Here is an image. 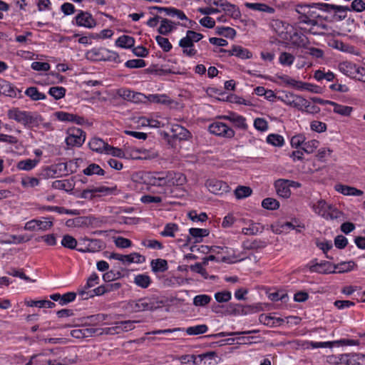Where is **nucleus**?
I'll list each match as a JSON object with an SVG mask.
<instances>
[{
  "mask_svg": "<svg viewBox=\"0 0 365 365\" xmlns=\"http://www.w3.org/2000/svg\"><path fill=\"white\" fill-rule=\"evenodd\" d=\"M61 245L66 248L73 250L76 248L77 241L71 235H66L63 237Z\"/></svg>",
  "mask_w": 365,
  "mask_h": 365,
  "instance_id": "55",
  "label": "nucleus"
},
{
  "mask_svg": "<svg viewBox=\"0 0 365 365\" xmlns=\"http://www.w3.org/2000/svg\"><path fill=\"white\" fill-rule=\"evenodd\" d=\"M72 24L80 27H85L87 29L94 28L97 23L96 19L93 17L91 14L88 11H79L78 14L72 21Z\"/></svg>",
  "mask_w": 365,
  "mask_h": 365,
  "instance_id": "6",
  "label": "nucleus"
},
{
  "mask_svg": "<svg viewBox=\"0 0 365 365\" xmlns=\"http://www.w3.org/2000/svg\"><path fill=\"white\" fill-rule=\"evenodd\" d=\"M277 98L286 105L295 108L299 110L302 108V106H303L302 103H305V98L302 96L290 92H284Z\"/></svg>",
  "mask_w": 365,
  "mask_h": 365,
  "instance_id": "8",
  "label": "nucleus"
},
{
  "mask_svg": "<svg viewBox=\"0 0 365 365\" xmlns=\"http://www.w3.org/2000/svg\"><path fill=\"white\" fill-rule=\"evenodd\" d=\"M52 187L54 189L69 191L72 190L73 185L68 180H57L53 182Z\"/></svg>",
  "mask_w": 365,
  "mask_h": 365,
  "instance_id": "52",
  "label": "nucleus"
},
{
  "mask_svg": "<svg viewBox=\"0 0 365 365\" xmlns=\"http://www.w3.org/2000/svg\"><path fill=\"white\" fill-rule=\"evenodd\" d=\"M260 323L269 327H278L284 322V319L278 317H273L269 315L261 314L259 317Z\"/></svg>",
  "mask_w": 365,
  "mask_h": 365,
  "instance_id": "25",
  "label": "nucleus"
},
{
  "mask_svg": "<svg viewBox=\"0 0 365 365\" xmlns=\"http://www.w3.org/2000/svg\"><path fill=\"white\" fill-rule=\"evenodd\" d=\"M110 258L128 264L133 262L141 263L145 261V257L137 252H133L127 255H123L118 253H111Z\"/></svg>",
  "mask_w": 365,
  "mask_h": 365,
  "instance_id": "12",
  "label": "nucleus"
},
{
  "mask_svg": "<svg viewBox=\"0 0 365 365\" xmlns=\"http://www.w3.org/2000/svg\"><path fill=\"white\" fill-rule=\"evenodd\" d=\"M312 8H317L319 10L329 12L334 11L335 12H346L349 10V6H338L334 4H329L326 3H314L312 4Z\"/></svg>",
  "mask_w": 365,
  "mask_h": 365,
  "instance_id": "18",
  "label": "nucleus"
},
{
  "mask_svg": "<svg viewBox=\"0 0 365 365\" xmlns=\"http://www.w3.org/2000/svg\"><path fill=\"white\" fill-rule=\"evenodd\" d=\"M361 355L359 354H344L330 355L327 361L330 365H360Z\"/></svg>",
  "mask_w": 365,
  "mask_h": 365,
  "instance_id": "4",
  "label": "nucleus"
},
{
  "mask_svg": "<svg viewBox=\"0 0 365 365\" xmlns=\"http://www.w3.org/2000/svg\"><path fill=\"white\" fill-rule=\"evenodd\" d=\"M202 38L203 35L202 34L188 30L186 32V36L180 40L179 46L187 47L194 44L195 42L200 41Z\"/></svg>",
  "mask_w": 365,
  "mask_h": 365,
  "instance_id": "15",
  "label": "nucleus"
},
{
  "mask_svg": "<svg viewBox=\"0 0 365 365\" xmlns=\"http://www.w3.org/2000/svg\"><path fill=\"white\" fill-rule=\"evenodd\" d=\"M205 185L209 191L215 195H222L229 190V186L226 182L215 179L207 180Z\"/></svg>",
  "mask_w": 365,
  "mask_h": 365,
  "instance_id": "10",
  "label": "nucleus"
},
{
  "mask_svg": "<svg viewBox=\"0 0 365 365\" xmlns=\"http://www.w3.org/2000/svg\"><path fill=\"white\" fill-rule=\"evenodd\" d=\"M155 40L163 51L169 52L172 49L173 46L169 41L168 38L163 37L161 36H157L155 37Z\"/></svg>",
  "mask_w": 365,
  "mask_h": 365,
  "instance_id": "59",
  "label": "nucleus"
},
{
  "mask_svg": "<svg viewBox=\"0 0 365 365\" xmlns=\"http://www.w3.org/2000/svg\"><path fill=\"white\" fill-rule=\"evenodd\" d=\"M173 29V23L168 19H162L158 32L162 35H168Z\"/></svg>",
  "mask_w": 365,
  "mask_h": 365,
  "instance_id": "44",
  "label": "nucleus"
},
{
  "mask_svg": "<svg viewBox=\"0 0 365 365\" xmlns=\"http://www.w3.org/2000/svg\"><path fill=\"white\" fill-rule=\"evenodd\" d=\"M138 321H121L115 323V326L107 328L106 333L109 334H119L123 331H128L135 328V323Z\"/></svg>",
  "mask_w": 365,
  "mask_h": 365,
  "instance_id": "11",
  "label": "nucleus"
},
{
  "mask_svg": "<svg viewBox=\"0 0 365 365\" xmlns=\"http://www.w3.org/2000/svg\"><path fill=\"white\" fill-rule=\"evenodd\" d=\"M355 266L356 264L353 261L343 262L336 265H334V269L336 271V272L344 273L352 270Z\"/></svg>",
  "mask_w": 365,
  "mask_h": 365,
  "instance_id": "42",
  "label": "nucleus"
},
{
  "mask_svg": "<svg viewBox=\"0 0 365 365\" xmlns=\"http://www.w3.org/2000/svg\"><path fill=\"white\" fill-rule=\"evenodd\" d=\"M36 339L39 341H42L45 344H66L68 341V339L66 338H44L40 335H37Z\"/></svg>",
  "mask_w": 365,
  "mask_h": 365,
  "instance_id": "56",
  "label": "nucleus"
},
{
  "mask_svg": "<svg viewBox=\"0 0 365 365\" xmlns=\"http://www.w3.org/2000/svg\"><path fill=\"white\" fill-rule=\"evenodd\" d=\"M105 153L110 154L114 157H118L120 158H125V153L123 150L111 146L110 145H108Z\"/></svg>",
  "mask_w": 365,
  "mask_h": 365,
  "instance_id": "62",
  "label": "nucleus"
},
{
  "mask_svg": "<svg viewBox=\"0 0 365 365\" xmlns=\"http://www.w3.org/2000/svg\"><path fill=\"white\" fill-rule=\"evenodd\" d=\"M134 283L143 289L148 288L151 284L150 277L145 274H137L134 278Z\"/></svg>",
  "mask_w": 365,
  "mask_h": 365,
  "instance_id": "37",
  "label": "nucleus"
},
{
  "mask_svg": "<svg viewBox=\"0 0 365 365\" xmlns=\"http://www.w3.org/2000/svg\"><path fill=\"white\" fill-rule=\"evenodd\" d=\"M336 190L344 195L361 196L364 194V192L361 190L344 185H337Z\"/></svg>",
  "mask_w": 365,
  "mask_h": 365,
  "instance_id": "26",
  "label": "nucleus"
},
{
  "mask_svg": "<svg viewBox=\"0 0 365 365\" xmlns=\"http://www.w3.org/2000/svg\"><path fill=\"white\" fill-rule=\"evenodd\" d=\"M106 292H108L106 285H101L90 292H86L84 289H79L78 291V294L81 296L82 299H84L93 297L95 295L100 296L105 294Z\"/></svg>",
  "mask_w": 365,
  "mask_h": 365,
  "instance_id": "22",
  "label": "nucleus"
},
{
  "mask_svg": "<svg viewBox=\"0 0 365 365\" xmlns=\"http://www.w3.org/2000/svg\"><path fill=\"white\" fill-rule=\"evenodd\" d=\"M25 95L29 97L32 101H37L46 98V95L38 91L36 87H29L24 92Z\"/></svg>",
  "mask_w": 365,
  "mask_h": 365,
  "instance_id": "29",
  "label": "nucleus"
},
{
  "mask_svg": "<svg viewBox=\"0 0 365 365\" xmlns=\"http://www.w3.org/2000/svg\"><path fill=\"white\" fill-rule=\"evenodd\" d=\"M295 57L290 53L288 52H282L280 53L279 56V62L282 66H290L294 63Z\"/></svg>",
  "mask_w": 365,
  "mask_h": 365,
  "instance_id": "53",
  "label": "nucleus"
},
{
  "mask_svg": "<svg viewBox=\"0 0 365 365\" xmlns=\"http://www.w3.org/2000/svg\"><path fill=\"white\" fill-rule=\"evenodd\" d=\"M91 223L88 217H78L73 219H68L66 222V225L68 227H81L88 225Z\"/></svg>",
  "mask_w": 365,
  "mask_h": 365,
  "instance_id": "31",
  "label": "nucleus"
},
{
  "mask_svg": "<svg viewBox=\"0 0 365 365\" xmlns=\"http://www.w3.org/2000/svg\"><path fill=\"white\" fill-rule=\"evenodd\" d=\"M96 333V329L93 328L82 327L81 329H73L71 331V335L73 338L81 339L91 336Z\"/></svg>",
  "mask_w": 365,
  "mask_h": 365,
  "instance_id": "24",
  "label": "nucleus"
},
{
  "mask_svg": "<svg viewBox=\"0 0 365 365\" xmlns=\"http://www.w3.org/2000/svg\"><path fill=\"white\" fill-rule=\"evenodd\" d=\"M39 160L36 159H26L20 160L16 165V168L21 170H31L34 168L38 163Z\"/></svg>",
  "mask_w": 365,
  "mask_h": 365,
  "instance_id": "35",
  "label": "nucleus"
},
{
  "mask_svg": "<svg viewBox=\"0 0 365 365\" xmlns=\"http://www.w3.org/2000/svg\"><path fill=\"white\" fill-rule=\"evenodd\" d=\"M26 305L31 307H47L53 308L56 306L55 303L48 300H30L26 302Z\"/></svg>",
  "mask_w": 365,
  "mask_h": 365,
  "instance_id": "46",
  "label": "nucleus"
},
{
  "mask_svg": "<svg viewBox=\"0 0 365 365\" xmlns=\"http://www.w3.org/2000/svg\"><path fill=\"white\" fill-rule=\"evenodd\" d=\"M118 94L123 99L133 102H137L138 101H139V96H141L140 93H135L129 89H120L118 91Z\"/></svg>",
  "mask_w": 365,
  "mask_h": 365,
  "instance_id": "34",
  "label": "nucleus"
},
{
  "mask_svg": "<svg viewBox=\"0 0 365 365\" xmlns=\"http://www.w3.org/2000/svg\"><path fill=\"white\" fill-rule=\"evenodd\" d=\"M302 108L299 110L311 114H317L320 112V108L316 105L312 104L305 99V103H302Z\"/></svg>",
  "mask_w": 365,
  "mask_h": 365,
  "instance_id": "54",
  "label": "nucleus"
},
{
  "mask_svg": "<svg viewBox=\"0 0 365 365\" xmlns=\"http://www.w3.org/2000/svg\"><path fill=\"white\" fill-rule=\"evenodd\" d=\"M89 148L97 153H106V150L108 146V143L104 142L102 139L94 138L89 142Z\"/></svg>",
  "mask_w": 365,
  "mask_h": 365,
  "instance_id": "27",
  "label": "nucleus"
},
{
  "mask_svg": "<svg viewBox=\"0 0 365 365\" xmlns=\"http://www.w3.org/2000/svg\"><path fill=\"white\" fill-rule=\"evenodd\" d=\"M334 266L331 262L324 261L320 263H316L310 267V270L314 272L322 274L336 273Z\"/></svg>",
  "mask_w": 365,
  "mask_h": 365,
  "instance_id": "20",
  "label": "nucleus"
},
{
  "mask_svg": "<svg viewBox=\"0 0 365 365\" xmlns=\"http://www.w3.org/2000/svg\"><path fill=\"white\" fill-rule=\"evenodd\" d=\"M339 71L348 76H355L356 74H365L364 67L357 66L356 64L344 61L339 65Z\"/></svg>",
  "mask_w": 365,
  "mask_h": 365,
  "instance_id": "9",
  "label": "nucleus"
},
{
  "mask_svg": "<svg viewBox=\"0 0 365 365\" xmlns=\"http://www.w3.org/2000/svg\"><path fill=\"white\" fill-rule=\"evenodd\" d=\"M233 53L241 59H250L252 57V53L247 48L237 45H234Z\"/></svg>",
  "mask_w": 365,
  "mask_h": 365,
  "instance_id": "41",
  "label": "nucleus"
},
{
  "mask_svg": "<svg viewBox=\"0 0 365 365\" xmlns=\"http://www.w3.org/2000/svg\"><path fill=\"white\" fill-rule=\"evenodd\" d=\"M220 7L227 15L235 19H238L241 17L240 9L236 5L232 4L226 0H223Z\"/></svg>",
  "mask_w": 365,
  "mask_h": 365,
  "instance_id": "17",
  "label": "nucleus"
},
{
  "mask_svg": "<svg viewBox=\"0 0 365 365\" xmlns=\"http://www.w3.org/2000/svg\"><path fill=\"white\" fill-rule=\"evenodd\" d=\"M262 206L264 209L274 210L279 208V202L274 198L267 197L262 200Z\"/></svg>",
  "mask_w": 365,
  "mask_h": 365,
  "instance_id": "57",
  "label": "nucleus"
},
{
  "mask_svg": "<svg viewBox=\"0 0 365 365\" xmlns=\"http://www.w3.org/2000/svg\"><path fill=\"white\" fill-rule=\"evenodd\" d=\"M168 187L180 186L185 184L186 177L181 173L168 171Z\"/></svg>",
  "mask_w": 365,
  "mask_h": 365,
  "instance_id": "19",
  "label": "nucleus"
},
{
  "mask_svg": "<svg viewBox=\"0 0 365 365\" xmlns=\"http://www.w3.org/2000/svg\"><path fill=\"white\" fill-rule=\"evenodd\" d=\"M245 6L252 10L267 12L268 14H273L275 11L274 8L262 3L246 2Z\"/></svg>",
  "mask_w": 365,
  "mask_h": 365,
  "instance_id": "28",
  "label": "nucleus"
},
{
  "mask_svg": "<svg viewBox=\"0 0 365 365\" xmlns=\"http://www.w3.org/2000/svg\"><path fill=\"white\" fill-rule=\"evenodd\" d=\"M66 90L62 86H53L48 90V94L51 95L55 100L63 98L66 95Z\"/></svg>",
  "mask_w": 365,
  "mask_h": 365,
  "instance_id": "47",
  "label": "nucleus"
},
{
  "mask_svg": "<svg viewBox=\"0 0 365 365\" xmlns=\"http://www.w3.org/2000/svg\"><path fill=\"white\" fill-rule=\"evenodd\" d=\"M83 173L86 175H98L103 176L105 175V171L98 165L92 163L85 168Z\"/></svg>",
  "mask_w": 365,
  "mask_h": 365,
  "instance_id": "45",
  "label": "nucleus"
},
{
  "mask_svg": "<svg viewBox=\"0 0 365 365\" xmlns=\"http://www.w3.org/2000/svg\"><path fill=\"white\" fill-rule=\"evenodd\" d=\"M178 230V226L175 223H168L165 225L164 230L160 232L163 237H175V232Z\"/></svg>",
  "mask_w": 365,
  "mask_h": 365,
  "instance_id": "61",
  "label": "nucleus"
},
{
  "mask_svg": "<svg viewBox=\"0 0 365 365\" xmlns=\"http://www.w3.org/2000/svg\"><path fill=\"white\" fill-rule=\"evenodd\" d=\"M216 34L226 38H233L236 36V31L231 27L218 26L216 28Z\"/></svg>",
  "mask_w": 365,
  "mask_h": 365,
  "instance_id": "50",
  "label": "nucleus"
},
{
  "mask_svg": "<svg viewBox=\"0 0 365 365\" xmlns=\"http://www.w3.org/2000/svg\"><path fill=\"white\" fill-rule=\"evenodd\" d=\"M224 119L228 120L230 122L233 123L236 127L238 128L246 130L247 128V124L246 123V119L245 117L235 114L230 113L228 115H225L222 117Z\"/></svg>",
  "mask_w": 365,
  "mask_h": 365,
  "instance_id": "23",
  "label": "nucleus"
},
{
  "mask_svg": "<svg viewBox=\"0 0 365 365\" xmlns=\"http://www.w3.org/2000/svg\"><path fill=\"white\" fill-rule=\"evenodd\" d=\"M161 304V302L155 298L144 297L129 301L126 304V309L130 312L153 311L160 307Z\"/></svg>",
  "mask_w": 365,
  "mask_h": 365,
  "instance_id": "2",
  "label": "nucleus"
},
{
  "mask_svg": "<svg viewBox=\"0 0 365 365\" xmlns=\"http://www.w3.org/2000/svg\"><path fill=\"white\" fill-rule=\"evenodd\" d=\"M254 127L259 131L264 132L269 128L268 122L264 118H257L254 120Z\"/></svg>",
  "mask_w": 365,
  "mask_h": 365,
  "instance_id": "64",
  "label": "nucleus"
},
{
  "mask_svg": "<svg viewBox=\"0 0 365 365\" xmlns=\"http://www.w3.org/2000/svg\"><path fill=\"white\" fill-rule=\"evenodd\" d=\"M332 106H334L333 111L343 116H349L353 111V108L351 106L338 104L335 102H333Z\"/></svg>",
  "mask_w": 365,
  "mask_h": 365,
  "instance_id": "38",
  "label": "nucleus"
},
{
  "mask_svg": "<svg viewBox=\"0 0 365 365\" xmlns=\"http://www.w3.org/2000/svg\"><path fill=\"white\" fill-rule=\"evenodd\" d=\"M135 44V39L133 37L123 35L117 38L115 41V45L120 48H130Z\"/></svg>",
  "mask_w": 365,
  "mask_h": 365,
  "instance_id": "32",
  "label": "nucleus"
},
{
  "mask_svg": "<svg viewBox=\"0 0 365 365\" xmlns=\"http://www.w3.org/2000/svg\"><path fill=\"white\" fill-rule=\"evenodd\" d=\"M170 131L172 133L171 137L173 140H186L190 137V133L189 130L178 124L172 125Z\"/></svg>",
  "mask_w": 365,
  "mask_h": 365,
  "instance_id": "14",
  "label": "nucleus"
},
{
  "mask_svg": "<svg viewBox=\"0 0 365 365\" xmlns=\"http://www.w3.org/2000/svg\"><path fill=\"white\" fill-rule=\"evenodd\" d=\"M189 233L195 239V242H200L202 241V237L207 236L210 232L207 229L190 228L189 230Z\"/></svg>",
  "mask_w": 365,
  "mask_h": 365,
  "instance_id": "39",
  "label": "nucleus"
},
{
  "mask_svg": "<svg viewBox=\"0 0 365 365\" xmlns=\"http://www.w3.org/2000/svg\"><path fill=\"white\" fill-rule=\"evenodd\" d=\"M260 232L259 224L251 222L248 227L242 229V233L245 235H255Z\"/></svg>",
  "mask_w": 365,
  "mask_h": 365,
  "instance_id": "60",
  "label": "nucleus"
},
{
  "mask_svg": "<svg viewBox=\"0 0 365 365\" xmlns=\"http://www.w3.org/2000/svg\"><path fill=\"white\" fill-rule=\"evenodd\" d=\"M0 93L10 97H16L18 93H21V91L15 88L11 83L4 81L0 83Z\"/></svg>",
  "mask_w": 365,
  "mask_h": 365,
  "instance_id": "30",
  "label": "nucleus"
},
{
  "mask_svg": "<svg viewBox=\"0 0 365 365\" xmlns=\"http://www.w3.org/2000/svg\"><path fill=\"white\" fill-rule=\"evenodd\" d=\"M211 301V297L207 294L197 295L193 299V304L196 307H204L209 304Z\"/></svg>",
  "mask_w": 365,
  "mask_h": 365,
  "instance_id": "58",
  "label": "nucleus"
},
{
  "mask_svg": "<svg viewBox=\"0 0 365 365\" xmlns=\"http://www.w3.org/2000/svg\"><path fill=\"white\" fill-rule=\"evenodd\" d=\"M329 205L325 200H319L316 203L313 204L312 209L316 214L324 217L327 216Z\"/></svg>",
  "mask_w": 365,
  "mask_h": 365,
  "instance_id": "33",
  "label": "nucleus"
},
{
  "mask_svg": "<svg viewBox=\"0 0 365 365\" xmlns=\"http://www.w3.org/2000/svg\"><path fill=\"white\" fill-rule=\"evenodd\" d=\"M86 140V133L77 128H71L68 130V136L65 141L68 147H80Z\"/></svg>",
  "mask_w": 365,
  "mask_h": 365,
  "instance_id": "5",
  "label": "nucleus"
},
{
  "mask_svg": "<svg viewBox=\"0 0 365 365\" xmlns=\"http://www.w3.org/2000/svg\"><path fill=\"white\" fill-rule=\"evenodd\" d=\"M142 180L145 184L158 187H168V171L146 172Z\"/></svg>",
  "mask_w": 365,
  "mask_h": 365,
  "instance_id": "3",
  "label": "nucleus"
},
{
  "mask_svg": "<svg viewBox=\"0 0 365 365\" xmlns=\"http://www.w3.org/2000/svg\"><path fill=\"white\" fill-rule=\"evenodd\" d=\"M45 210L47 211H55L60 214H67V215H80V211L78 210H68L63 207L47 206L45 207Z\"/></svg>",
  "mask_w": 365,
  "mask_h": 365,
  "instance_id": "43",
  "label": "nucleus"
},
{
  "mask_svg": "<svg viewBox=\"0 0 365 365\" xmlns=\"http://www.w3.org/2000/svg\"><path fill=\"white\" fill-rule=\"evenodd\" d=\"M252 192V189L247 186L240 185L235 190V195L237 199H242L249 197Z\"/></svg>",
  "mask_w": 365,
  "mask_h": 365,
  "instance_id": "49",
  "label": "nucleus"
},
{
  "mask_svg": "<svg viewBox=\"0 0 365 365\" xmlns=\"http://www.w3.org/2000/svg\"><path fill=\"white\" fill-rule=\"evenodd\" d=\"M274 185L276 192L279 197L283 198L289 197L291 195V190L287 182V180L278 179L274 182Z\"/></svg>",
  "mask_w": 365,
  "mask_h": 365,
  "instance_id": "16",
  "label": "nucleus"
},
{
  "mask_svg": "<svg viewBox=\"0 0 365 365\" xmlns=\"http://www.w3.org/2000/svg\"><path fill=\"white\" fill-rule=\"evenodd\" d=\"M83 240L85 246L76 248L80 252H96L103 249V245L100 240H89L85 238Z\"/></svg>",
  "mask_w": 365,
  "mask_h": 365,
  "instance_id": "13",
  "label": "nucleus"
},
{
  "mask_svg": "<svg viewBox=\"0 0 365 365\" xmlns=\"http://www.w3.org/2000/svg\"><path fill=\"white\" fill-rule=\"evenodd\" d=\"M267 246L264 241L260 240H255L253 241H246L242 244V247L246 250H259L263 249Z\"/></svg>",
  "mask_w": 365,
  "mask_h": 365,
  "instance_id": "40",
  "label": "nucleus"
},
{
  "mask_svg": "<svg viewBox=\"0 0 365 365\" xmlns=\"http://www.w3.org/2000/svg\"><path fill=\"white\" fill-rule=\"evenodd\" d=\"M267 143L274 146L282 147L284 143V138L279 134H269L267 137Z\"/></svg>",
  "mask_w": 365,
  "mask_h": 365,
  "instance_id": "51",
  "label": "nucleus"
},
{
  "mask_svg": "<svg viewBox=\"0 0 365 365\" xmlns=\"http://www.w3.org/2000/svg\"><path fill=\"white\" fill-rule=\"evenodd\" d=\"M7 115L9 118L14 120L29 128L38 127L43 121V118L40 115L21 110L17 108L9 110Z\"/></svg>",
  "mask_w": 365,
  "mask_h": 365,
  "instance_id": "1",
  "label": "nucleus"
},
{
  "mask_svg": "<svg viewBox=\"0 0 365 365\" xmlns=\"http://www.w3.org/2000/svg\"><path fill=\"white\" fill-rule=\"evenodd\" d=\"M209 131L217 136L227 138H232L235 136V131L225 123L222 122H214L209 126Z\"/></svg>",
  "mask_w": 365,
  "mask_h": 365,
  "instance_id": "7",
  "label": "nucleus"
},
{
  "mask_svg": "<svg viewBox=\"0 0 365 365\" xmlns=\"http://www.w3.org/2000/svg\"><path fill=\"white\" fill-rule=\"evenodd\" d=\"M319 145V142L317 140H312L304 143L302 150L307 153H312Z\"/></svg>",
  "mask_w": 365,
  "mask_h": 365,
  "instance_id": "63",
  "label": "nucleus"
},
{
  "mask_svg": "<svg viewBox=\"0 0 365 365\" xmlns=\"http://www.w3.org/2000/svg\"><path fill=\"white\" fill-rule=\"evenodd\" d=\"M150 265L154 272H163L168 269V262L163 259H153L150 262Z\"/></svg>",
  "mask_w": 365,
  "mask_h": 365,
  "instance_id": "36",
  "label": "nucleus"
},
{
  "mask_svg": "<svg viewBox=\"0 0 365 365\" xmlns=\"http://www.w3.org/2000/svg\"><path fill=\"white\" fill-rule=\"evenodd\" d=\"M208 330V327L205 324H200L194 327H187L185 329V331L188 335H198L206 333Z\"/></svg>",
  "mask_w": 365,
  "mask_h": 365,
  "instance_id": "48",
  "label": "nucleus"
},
{
  "mask_svg": "<svg viewBox=\"0 0 365 365\" xmlns=\"http://www.w3.org/2000/svg\"><path fill=\"white\" fill-rule=\"evenodd\" d=\"M289 41L293 46L306 48L309 43L308 38L300 32H294L290 36Z\"/></svg>",
  "mask_w": 365,
  "mask_h": 365,
  "instance_id": "21",
  "label": "nucleus"
}]
</instances>
